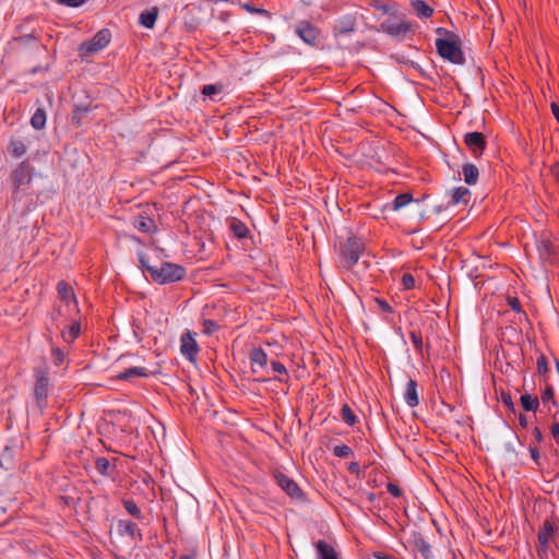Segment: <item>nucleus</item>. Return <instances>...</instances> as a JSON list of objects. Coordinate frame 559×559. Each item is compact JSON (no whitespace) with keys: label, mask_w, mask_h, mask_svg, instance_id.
I'll list each match as a JSON object with an SVG mask.
<instances>
[{"label":"nucleus","mask_w":559,"mask_h":559,"mask_svg":"<svg viewBox=\"0 0 559 559\" xmlns=\"http://www.w3.org/2000/svg\"><path fill=\"white\" fill-rule=\"evenodd\" d=\"M141 267L147 272L153 282L165 285L183 280L187 275L186 269L177 263L163 262L160 266H154L148 263L145 254H140L139 258Z\"/></svg>","instance_id":"1"},{"label":"nucleus","mask_w":559,"mask_h":559,"mask_svg":"<svg viewBox=\"0 0 559 559\" xmlns=\"http://www.w3.org/2000/svg\"><path fill=\"white\" fill-rule=\"evenodd\" d=\"M437 33L444 34L445 38H437L436 47L439 56L454 64H463L465 62L464 53L461 49V39L453 32L442 27L437 28Z\"/></svg>","instance_id":"2"},{"label":"nucleus","mask_w":559,"mask_h":559,"mask_svg":"<svg viewBox=\"0 0 559 559\" xmlns=\"http://www.w3.org/2000/svg\"><path fill=\"white\" fill-rule=\"evenodd\" d=\"M364 249L365 243L357 236H350L346 240L340 242L338 255L341 264L345 269H352L358 262Z\"/></svg>","instance_id":"3"},{"label":"nucleus","mask_w":559,"mask_h":559,"mask_svg":"<svg viewBox=\"0 0 559 559\" xmlns=\"http://www.w3.org/2000/svg\"><path fill=\"white\" fill-rule=\"evenodd\" d=\"M33 179V168L28 160L21 162L10 175V180L13 188V201L21 199V192L24 191Z\"/></svg>","instance_id":"4"},{"label":"nucleus","mask_w":559,"mask_h":559,"mask_svg":"<svg viewBox=\"0 0 559 559\" xmlns=\"http://www.w3.org/2000/svg\"><path fill=\"white\" fill-rule=\"evenodd\" d=\"M558 519L555 516H548L544 520L542 527L537 534L538 547L537 551L539 557L543 559L548 556L551 543L555 542L556 534L558 532Z\"/></svg>","instance_id":"5"},{"label":"nucleus","mask_w":559,"mask_h":559,"mask_svg":"<svg viewBox=\"0 0 559 559\" xmlns=\"http://www.w3.org/2000/svg\"><path fill=\"white\" fill-rule=\"evenodd\" d=\"M110 41V32L106 28L98 31L92 39L83 41L79 51L82 57H87L104 49Z\"/></svg>","instance_id":"6"},{"label":"nucleus","mask_w":559,"mask_h":559,"mask_svg":"<svg viewBox=\"0 0 559 559\" xmlns=\"http://www.w3.org/2000/svg\"><path fill=\"white\" fill-rule=\"evenodd\" d=\"M49 392V377L46 370H37L35 373L34 397L40 411L47 406Z\"/></svg>","instance_id":"7"},{"label":"nucleus","mask_w":559,"mask_h":559,"mask_svg":"<svg viewBox=\"0 0 559 559\" xmlns=\"http://www.w3.org/2000/svg\"><path fill=\"white\" fill-rule=\"evenodd\" d=\"M381 29L391 36H404L413 32V24L406 21H399L396 17L385 20L380 25Z\"/></svg>","instance_id":"8"},{"label":"nucleus","mask_w":559,"mask_h":559,"mask_svg":"<svg viewBox=\"0 0 559 559\" xmlns=\"http://www.w3.org/2000/svg\"><path fill=\"white\" fill-rule=\"evenodd\" d=\"M180 352L190 361H195L200 348L194 338V334L190 331H186L180 337Z\"/></svg>","instance_id":"9"},{"label":"nucleus","mask_w":559,"mask_h":559,"mask_svg":"<svg viewBox=\"0 0 559 559\" xmlns=\"http://www.w3.org/2000/svg\"><path fill=\"white\" fill-rule=\"evenodd\" d=\"M464 144L473 153L475 157L483 155L487 146L485 135L480 132H468L464 135Z\"/></svg>","instance_id":"10"},{"label":"nucleus","mask_w":559,"mask_h":559,"mask_svg":"<svg viewBox=\"0 0 559 559\" xmlns=\"http://www.w3.org/2000/svg\"><path fill=\"white\" fill-rule=\"evenodd\" d=\"M274 479L276 484L290 497L295 499H299L302 497V491L297 485V483L288 477L287 475L276 472L274 474Z\"/></svg>","instance_id":"11"},{"label":"nucleus","mask_w":559,"mask_h":559,"mask_svg":"<svg viewBox=\"0 0 559 559\" xmlns=\"http://www.w3.org/2000/svg\"><path fill=\"white\" fill-rule=\"evenodd\" d=\"M295 32L308 45H316L319 37L318 28L308 21H300Z\"/></svg>","instance_id":"12"},{"label":"nucleus","mask_w":559,"mask_h":559,"mask_svg":"<svg viewBox=\"0 0 559 559\" xmlns=\"http://www.w3.org/2000/svg\"><path fill=\"white\" fill-rule=\"evenodd\" d=\"M57 293H58V298L67 307L73 305V307L75 308L76 312L78 313L80 312L78 300H76V297H75V293H74L72 286L68 282H66V281L58 282V284H57Z\"/></svg>","instance_id":"13"},{"label":"nucleus","mask_w":559,"mask_h":559,"mask_svg":"<svg viewBox=\"0 0 559 559\" xmlns=\"http://www.w3.org/2000/svg\"><path fill=\"white\" fill-rule=\"evenodd\" d=\"M408 544L417 550L424 559H432V551L430 544L426 540L420 532H413Z\"/></svg>","instance_id":"14"},{"label":"nucleus","mask_w":559,"mask_h":559,"mask_svg":"<svg viewBox=\"0 0 559 559\" xmlns=\"http://www.w3.org/2000/svg\"><path fill=\"white\" fill-rule=\"evenodd\" d=\"M417 388H418L417 382L414 379L409 378L406 383V388H405V392H404V400L409 407H416L419 405V396H418Z\"/></svg>","instance_id":"15"},{"label":"nucleus","mask_w":559,"mask_h":559,"mask_svg":"<svg viewBox=\"0 0 559 559\" xmlns=\"http://www.w3.org/2000/svg\"><path fill=\"white\" fill-rule=\"evenodd\" d=\"M471 198V191L466 187H456L451 190L450 193V201L448 202V205H457V204H464L466 205Z\"/></svg>","instance_id":"16"},{"label":"nucleus","mask_w":559,"mask_h":559,"mask_svg":"<svg viewBox=\"0 0 559 559\" xmlns=\"http://www.w3.org/2000/svg\"><path fill=\"white\" fill-rule=\"evenodd\" d=\"M318 559H340V555L334 549V547L330 544H328L323 539H319L314 544Z\"/></svg>","instance_id":"17"},{"label":"nucleus","mask_w":559,"mask_h":559,"mask_svg":"<svg viewBox=\"0 0 559 559\" xmlns=\"http://www.w3.org/2000/svg\"><path fill=\"white\" fill-rule=\"evenodd\" d=\"M81 334V322L79 319H74L71 324L64 326L61 330V337L64 342L71 344L73 343Z\"/></svg>","instance_id":"18"},{"label":"nucleus","mask_w":559,"mask_h":559,"mask_svg":"<svg viewBox=\"0 0 559 559\" xmlns=\"http://www.w3.org/2000/svg\"><path fill=\"white\" fill-rule=\"evenodd\" d=\"M249 357L253 373L258 372V367L265 368L267 365V356L262 348H253Z\"/></svg>","instance_id":"19"},{"label":"nucleus","mask_w":559,"mask_h":559,"mask_svg":"<svg viewBox=\"0 0 559 559\" xmlns=\"http://www.w3.org/2000/svg\"><path fill=\"white\" fill-rule=\"evenodd\" d=\"M147 369L144 367H131L116 376L117 380L131 381L135 378L147 377Z\"/></svg>","instance_id":"20"},{"label":"nucleus","mask_w":559,"mask_h":559,"mask_svg":"<svg viewBox=\"0 0 559 559\" xmlns=\"http://www.w3.org/2000/svg\"><path fill=\"white\" fill-rule=\"evenodd\" d=\"M158 12L157 7L143 11L139 16L140 24L146 28H153L158 17Z\"/></svg>","instance_id":"21"},{"label":"nucleus","mask_w":559,"mask_h":559,"mask_svg":"<svg viewBox=\"0 0 559 559\" xmlns=\"http://www.w3.org/2000/svg\"><path fill=\"white\" fill-rule=\"evenodd\" d=\"M9 154L14 158H20L27 153V145L17 139H12L7 147Z\"/></svg>","instance_id":"22"},{"label":"nucleus","mask_w":559,"mask_h":559,"mask_svg":"<svg viewBox=\"0 0 559 559\" xmlns=\"http://www.w3.org/2000/svg\"><path fill=\"white\" fill-rule=\"evenodd\" d=\"M95 468L105 477H110L116 472V465L106 457H97L95 460Z\"/></svg>","instance_id":"23"},{"label":"nucleus","mask_w":559,"mask_h":559,"mask_svg":"<svg viewBox=\"0 0 559 559\" xmlns=\"http://www.w3.org/2000/svg\"><path fill=\"white\" fill-rule=\"evenodd\" d=\"M229 229L233 234L239 238H246L249 234L247 225L238 218L231 217L228 219Z\"/></svg>","instance_id":"24"},{"label":"nucleus","mask_w":559,"mask_h":559,"mask_svg":"<svg viewBox=\"0 0 559 559\" xmlns=\"http://www.w3.org/2000/svg\"><path fill=\"white\" fill-rule=\"evenodd\" d=\"M462 171H463V176H464V181L467 185L473 186L477 182L478 177H479V170L474 164H471V163L464 164Z\"/></svg>","instance_id":"25"},{"label":"nucleus","mask_w":559,"mask_h":559,"mask_svg":"<svg viewBox=\"0 0 559 559\" xmlns=\"http://www.w3.org/2000/svg\"><path fill=\"white\" fill-rule=\"evenodd\" d=\"M92 110L91 106H74L71 116V123L75 127L82 124L83 119Z\"/></svg>","instance_id":"26"},{"label":"nucleus","mask_w":559,"mask_h":559,"mask_svg":"<svg viewBox=\"0 0 559 559\" xmlns=\"http://www.w3.org/2000/svg\"><path fill=\"white\" fill-rule=\"evenodd\" d=\"M520 401L523 409L526 412H536L539 406L538 397L528 393L522 394Z\"/></svg>","instance_id":"27"},{"label":"nucleus","mask_w":559,"mask_h":559,"mask_svg":"<svg viewBox=\"0 0 559 559\" xmlns=\"http://www.w3.org/2000/svg\"><path fill=\"white\" fill-rule=\"evenodd\" d=\"M412 7L418 16L430 17L433 14V9L423 0L412 1Z\"/></svg>","instance_id":"28"},{"label":"nucleus","mask_w":559,"mask_h":559,"mask_svg":"<svg viewBox=\"0 0 559 559\" xmlns=\"http://www.w3.org/2000/svg\"><path fill=\"white\" fill-rule=\"evenodd\" d=\"M117 528H118L119 534L128 535L133 538L138 526L135 523H133L131 521L119 520L117 523Z\"/></svg>","instance_id":"29"},{"label":"nucleus","mask_w":559,"mask_h":559,"mask_svg":"<svg viewBox=\"0 0 559 559\" xmlns=\"http://www.w3.org/2000/svg\"><path fill=\"white\" fill-rule=\"evenodd\" d=\"M31 124L36 130H41L46 124V111L37 108L31 118Z\"/></svg>","instance_id":"30"},{"label":"nucleus","mask_w":559,"mask_h":559,"mask_svg":"<svg viewBox=\"0 0 559 559\" xmlns=\"http://www.w3.org/2000/svg\"><path fill=\"white\" fill-rule=\"evenodd\" d=\"M538 250L543 259H551V257L556 253L555 245L548 239H543L540 241Z\"/></svg>","instance_id":"31"},{"label":"nucleus","mask_w":559,"mask_h":559,"mask_svg":"<svg viewBox=\"0 0 559 559\" xmlns=\"http://www.w3.org/2000/svg\"><path fill=\"white\" fill-rule=\"evenodd\" d=\"M134 226L142 233H150L155 227L154 221L145 216H138L135 218Z\"/></svg>","instance_id":"32"},{"label":"nucleus","mask_w":559,"mask_h":559,"mask_svg":"<svg viewBox=\"0 0 559 559\" xmlns=\"http://www.w3.org/2000/svg\"><path fill=\"white\" fill-rule=\"evenodd\" d=\"M341 417L342 420L348 426L353 427L357 424V416L354 414L353 409L348 404H344L341 408Z\"/></svg>","instance_id":"33"},{"label":"nucleus","mask_w":559,"mask_h":559,"mask_svg":"<svg viewBox=\"0 0 559 559\" xmlns=\"http://www.w3.org/2000/svg\"><path fill=\"white\" fill-rule=\"evenodd\" d=\"M122 504L127 512L132 515L133 518L141 520L143 518V514L138 507V504L132 499H123Z\"/></svg>","instance_id":"34"},{"label":"nucleus","mask_w":559,"mask_h":559,"mask_svg":"<svg viewBox=\"0 0 559 559\" xmlns=\"http://www.w3.org/2000/svg\"><path fill=\"white\" fill-rule=\"evenodd\" d=\"M413 201V195L411 193H401L395 197L392 202V207L394 211H397L405 205L409 204Z\"/></svg>","instance_id":"35"},{"label":"nucleus","mask_w":559,"mask_h":559,"mask_svg":"<svg viewBox=\"0 0 559 559\" xmlns=\"http://www.w3.org/2000/svg\"><path fill=\"white\" fill-rule=\"evenodd\" d=\"M409 337H411V341L415 347V349L418 352V353H421L423 352V347H424V344H423V336H421V333L420 331L418 330H412L409 332Z\"/></svg>","instance_id":"36"},{"label":"nucleus","mask_w":559,"mask_h":559,"mask_svg":"<svg viewBox=\"0 0 559 559\" xmlns=\"http://www.w3.org/2000/svg\"><path fill=\"white\" fill-rule=\"evenodd\" d=\"M333 454L337 457L345 459V457L353 455V450L350 447H348L346 444L336 445L333 449Z\"/></svg>","instance_id":"37"},{"label":"nucleus","mask_w":559,"mask_h":559,"mask_svg":"<svg viewBox=\"0 0 559 559\" xmlns=\"http://www.w3.org/2000/svg\"><path fill=\"white\" fill-rule=\"evenodd\" d=\"M540 399L544 404H546L548 402H552L554 404H556L555 392H554V389L551 385H549V384L546 385L545 390L542 393Z\"/></svg>","instance_id":"38"},{"label":"nucleus","mask_w":559,"mask_h":559,"mask_svg":"<svg viewBox=\"0 0 559 559\" xmlns=\"http://www.w3.org/2000/svg\"><path fill=\"white\" fill-rule=\"evenodd\" d=\"M537 372L539 374H546L548 372V361L545 355H540L536 361Z\"/></svg>","instance_id":"39"},{"label":"nucleus","mask_w":559,"mask_h":559,"mask_svg":"<svg viewBox=\"0 0 559 559\" xmlns=\"http://www.w3.org/2000/svg\"><path fill=\"white\" fill-rule=\"evenodd\" d=\"M219 329V325L216 321L206 319L203 321V331L205 334H212Z\"/></svg>","instance_id":"40"},{"label":"nucleus","mask_w":559,"mask_h":559,"mask_svg":"<svg viewBox=\"0 0 559 559\" xmlns=\"http://www.w3.org/2000/svg\"><path fill=\"white\" fill-rule=\"evenodd\" d=\"M222 92V86L216 84H206L202 87V94L204 96H212L216 93Z\"/></svg>","instance_id":"41"},{"label":"nucleus","mask_w":559,"mask_h":559,"mask_svg":"<svg viewBox=\"0 0 559 559\" xmlns=\"http://www.w3.org/2000/svg\"><path fill=\"white\" fill-rule=\"evenodd\" d=\"M51 355L57 366L61 365L66 358V353L59 347L52 348Z\"/></svg>","instance_id":"42"},{"label":"nucleus","mask_w":559,"mask_h":559,"mask_svg":"<svg viewBox=\"0 0 559 559\" xmlns=\"http://www.w3.org/2000/svg\"><path fill=\"white\" fill-rule=\"evenodd\" d=\"M402 284L405 289H413L415 287V278L412 274L405 273L402 276Z\"/></svg>","instance_id":"43"},{"label":"nucleus","mask_w":559,"mask_h":559,"mask_svg":"<svg viewBox=\"0 0 559 559\" xmlns=\"http://www.w3.org/2000/svg\"><path fill=\"white\" fill-rule=\"evenodd\" d=\"M507 301H508V305L510 306V308L515 311V312H521L522 311V305L519 300L518 297H512V296H509L507 298Z\"/></svg>","instance_id":"44"},{"label":"nucleus","mask_w":559,"mask_h":559,"mask_svg":"<svg viewBox=\"0 0 559 559\" xmlns=\"http://www.w3.org/2000/svg\"><path fill=\"white\" fill-rule=\"evenodd\" d=\"M530 454H531V457L532 460L534 461V463L540 467L542 466V463H540V453H539V449L536 447V445H530Z\"/></svg>","instance_id":"45"},{"label":"nucleus","mask_w":559,"mask_h":559,"mask_svg":"<svg viewBox=\"0 0 559 559\" xmlns=\"http://www.w3.org/2000/svg\"><path fill=\"white\" fill-rule=\"evenodd\" d=\"M241 7L249 13H252V14H263V15H266L269 14V12L264 9H258L255 8L254 5L250 4V3H243L241 4Z\"/></svg>","instance_id":"46"},{"label":"nucleus","mask_w":559,"mask_h":559,"mask_svg":"<svg viewBox=\"0 0 559 559\" xmlns=\"http://www.w3.org/2000/svg\"><path fill=\"white\" fill-rule=\"evenodd\" d=\"M374 302L379 306V308L382 312H389V313L393 312L392 307L390 306V304L386 300L377 297V298H374Z\"/></svg>","instance_id":"47"},{"label":"nucleus","mask_w":559,"mask_h":559,"mask_svg":"<svg viewBox=\"0 0 559 559\" xmlns=\"http://www.w3.org/2000/svg\"><path fill=\"white\" fill-rule=\"evenodd\" d=\"M271 367H272L273 371L278 374H287L286 367L280 361L273 360L271 362Z\"/></svg>","instance_id":"48"},{"label":"nucleus","mask_w":559,"mask_h":559,"mask_svg":"<svg viewBox=\"0 0 559 559\" xmlns=\"http://www.w3.org/2000/svg\"><path fill=\"white\" fill-rule=\"evenodd\" d=\"M388 491L395 498H399L402 496V490L400 487L393 483H388L386 485Z\"/></svg>","instance_id":"49"},{"label":"nucleus","mask_w":559,"mask_h":559,"mask_svg":"<svg viewBox=\"0 0 559 559\" xmlns=\"http://www.w3.org/2000/svg\"><path fill=\"white\" fill-rule=\"evenodd\" d=\"M57 1L61 4H64L68 7H73V8L80 7L85 2V0H57Z\"/></svg>","instance_id":"50"},{"label":"nucleus","mask_w":559,"mask_h":559,"mask_svg":"<svg viewBox=\"0 0 559 559\" xmlns=\"http://www.w3.org/2000/svg\"><path fill=\"white\" fill-rule=\"evenodd\" d=\"M551 436L555 439L556 443L559 444V423L555 421L551 425Z\"/></svg>","instance_id":"51"},{"label":"nucleus","mask_w":559,"mask_h":559,"mask_svg":"<svg viewBox=\"0 0 559 559\" xmlns=\"http://www.w3.org/2000/svg\"><path fill=\"white\" fill-rule=\"evenodd\" d=\"M347 469L350 474H355L357 476H359V474H360V466H359V463H357V462H350L348 464Z\"/></svg>","instance_id":"52"},{"label":"nucleus","mask_w":559,"mask_h":559,"mask_svg":"<svg viewBox=\"0 0 559 559\" xmlns=\"http://www.w3.org/2000/svg\"><path fill=\"white\" fill-rule=\"evenodd\" d=\"M533 436H534V439H535V441L537 443H540L544 440L543 432H542V430L538 427H535L533 429Z\"/></svg>","instance_id":"53"},{"label":"nucleus","mask_w":559,"mask_h":559,"mask_svg":"<svg viewBox=\"0 0 559 559\" xmlns=\"http://www.w3.org/2000/svg\"><path fill=\"white\" fill-rule=\"evenodd\" d=\"M502 402L509 408L513 407V402H512V397L510 394L502 393Z\"/></svg>","instance_id":"54"},{"label":"nucleus","mask_w":559,"mask_h":559,"mask_svg":"<svg viewBox=\"0 0 559 559\" xmlns=\"http://www.w3.org/2000/svg\"><path fill=\"white\" fill-rule=\"evenodd\" d=\"M373 558L374 559H396L394 556L392 555H389V554H384V552H374L373 554Z\"/></svg>","instance_id":"55"},{"label":"nucleus","mask_w":559,"mask_h":559,"mask_svg":"<svg viewBox=\"0 0 559 559\" xmlns=\"http://www.w3.org/2000/svg\"><path fill=\"white\" fill-rule=\"evenodd\" d=\"M551 174H552L554 178L556 179L557 183L559 185V163H556L551 167Z\"/></svg>","instance_id":"56"},{"label":"nucleus","mask_w":559,"mask_h":559,"mask_svg":"<svg viewBox=\"0 0 559 559\" xmlns=\"http://www.w3.org/2000/svg\"><path fill=\"white\" fill-rule=\"evenodd\" d=\"M550 108H551V112H552V115L555 116L556 120H557V121H558V123H559V105H558V104H556V103H551Z\"/></svg>","instance_id":"57"},{"label":"nucleus","mask_w":559,"mask_h":559,"mask_svg":"<svg viewBox=\"0 0 559 559\" xmlns=\"http://www.w3.org/2000/svg\"><path fill=\"white\" fill-rule=\"evenodd\" d=\"M36 38L33 36V35H27V36H24V37H21L19 38V41H23V43H26L28 40H35Z\"/></svg>","instance_id":"58"},{"label":"nucleus","mask_w":559,"mask_h":559,"mask_svg":"<svg viewBox=\"0 0 559 559\" xmlns=\"http://www.w3.org/2000/svg\"><path fill=\"white\" fill-rule=\"evenodd\" d=\"M520 424L523 426V427H526L527 426V420H526V417L524 415H521L520 416Z\"/></svg>","instance_id":"59"},{"label":"nucleus","mask_w":559,"mask_h":559,"mask_svg":"<svg viewBox=\"0 0 559 559\" xmlns=\"http://www.w3.org/2000/svg\"><path fill=\"white\" fill-rule=\"evenodd\" d=\"M194 558H195L194 555H183L179 559H194Z\"/></svg>","instance_id":"60"},{"label":"nucleus","mask_w":559,"mask_h":559,"mask_svg":"<svg viewBox=\"0 0 559 559\" xmlns=\"http://www.w3.org/2000/svg\"><path fill=\"white\" fill-rule=\"evenodd\" d=\"M352 31H353V25H350L347 28L342 29L341 33H348V32H352Z\"/></svg>","instance_id":"61"},{"label":"nucleus","mask_w":559,"mask_h":559,"mask_svg":"<svg viewBox=\"0 0 559 559\" xmlns=\"http://www.w3.org/2000/svg\"><path fill=\"white\" fill-rule=\"evenodd\" d=\"M556 367H557V370L559 372V360H556Z\"/></svg>","instance_id":"62"}]
</instances>
